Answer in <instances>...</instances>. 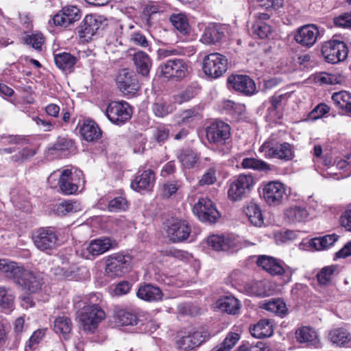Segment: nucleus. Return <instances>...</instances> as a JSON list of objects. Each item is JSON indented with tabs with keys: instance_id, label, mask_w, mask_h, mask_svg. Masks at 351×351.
<instances>
[{
	"instance_id": "39",
	"label": "nucleus",
	"mask_w": 351,
	"mask_h": 351,
	"mask_svg": "<svg viewBox=\"0 0 351 351\" xmlns=\"http://www.w3.org/2000/svg\"><path fill=\"white\" fill-rule=\"evenodd\" d=\"M337 266L335 265L322 268L316 274L317 280L320 285H331L332 277L337 272Z\"/></svg>"
},
{
	"instance_id": "58",
	"label": "nucleus",
	"mask_w": 351,
	"mask_h": 351,
	"mask_svg": "<svg viewBox=\"0 0 351 351\" xmlns=\"http://www.w3.org/2000/svg\"><path fill=\"white\" fill-rule=\"evenodd\" d=\"M235 351H271L269 346H267L263 341H257L256 343H246L240 346Z\"/></svg>"
},
{
	"instance_id": "57",
	"label": "nucleus",
	"mask_w": 351,
	"mask_h": 351,
	"mask_svg": "<svg viewBox=\"0 0 351 351\" xmlns=\"http://www.w3.org/2000/svg\"><path fill=\"white\" fill-rule=\"evenodd\" d=\"M246 291L251 295L257 297L265 296V291L263 289V283L261 282H252L247 283L245 286Z\"/></svg>"
},
{
	"instance_id": "7",
	"label": "nucleus",
	"mask_w": 351,
	"mask_h": 351,
	"mask_svg": "<svg viewBox=\"0 0 351 351\" xmlns=\"http://www.w3.org/2000/svg\"><path fill=\"white\" fill-rule=\"evenodd\" d=\"M105 317L103 309L98 304H93L82 308L79 319L84 330L93 332Z\"/></svg>"
},
{
	"instance_id": "37",
	"label": "nucleus",
	"mask_w": 351,
	"mask_h": 351,
	"mask_svg": "<svg viewBox=\"0 0 351 351\" xmlns=\"http://www.w3.org/2000/svg\"><path fill=\"white\" fill-rule=\"evenodd\" d=\"M241 167L243 169H252L253 170L269 172L272 170V167L266 162L254 158H245L243 159Z\"/></svg>"
},
{
	"instance_id": "45",
	"label": "nucleus",
	"mask_w": 351,
	"mask_h": 351,
	"mask_svg": "<svg viewBox=\"0 0 351 351\" xmlns=\"http://www.w3.org/2000/svg\"><path fill=\"white\" fill-rule=\"evenodd\" d=\"M308 215L307 210L302 206L291 207L285 213L286 217L293 223L305 221Z\"/></svg>"
},
{
	"instance_id": "35",
	"label": "nucleus",
	"mask_w": 351,
	"mask_h": 351,
	"mask_svg": "<svg viewBox=\"0 0 351 351\" xmlns=\"http://www.w3.org/2000/svg\"><path fill=\"white\" fill-rule=\"evenodd\" d=\"M261 307L280 317L286 315L288 311L285 302L280 298L265 301Z\"/></svg>"
},
{
	"instance_id": "14",
	"label": "nucleus",
	"mask_w": 351,
	"mask_h": 351,
	"mask_svg": "<svg viewBox=\"0 0 351 351\" xmlns=\"http://www.w3.org/2000/svg\"><path fill=\"white\" fill-rule=\"evenodd\" d=\"M262 195L269 206H278L287 197L285 186L277 181H271L263 185Z\"/></svg>"
},
{
	"instance_id": "53",
	"label": "nucleus",
	"mask_w": 351,
	"mask_h": 351,
	"mask_svg": "<svg viewBox=\"0 0 351 351\" xmlns=\"http://www.w3.org/2000/svg\"><path fill=\"white\" fill-rule=\"evenodd\" d=\"M51 272L59 278H69L73 277L74 270L66 263H62V265H58L51 269Z\"/></svg>"
},
{
	"instance_id": "55",
	"label": "nucleus",
	"mask_w": 351,
	"mask_h": 351,
	"mask_svg": "<svg viewBox=\"0 0 351 351\" xmlns=\"http://www.w3.org/2000/svg\"><path fill=\"white\" fill-rule=\"evenodd\" d=\"M199 159V156L193 151H186L180 154V160L185 168H192Z\"/></svg>"
},
{
	"instance_id": "22",
	"label": "nucleus",
	"mask_w": 351,
	"mask_h": 351,
	"mask_svg": "<svg viewBox=\"0 0 351 351\" xmlns=\"http://www.w3.org/2000/svg\"><path fill=\"white\" fill-rule=\"evenodd\" d=\"M225 27L216 23H210L204 29L200 41L206 45L216 44L225 36Z\"/></svg>"
},
{
	"instance_id": "47",
	"label": "nucleus",
	"mask_w": 351,
	"mask_h": 351,
	"mask_svg": "<svg viewBox=\"0 0 351 351\" xmlns=\"http://www.w3.org/2000/svg\"><path fill=\"white\" fill-rule=\"evenodd\" d=\"M177 121L178 124H188L193 121L201 119V114L199 112V108L194 107L180 113Z\"/></svg>"
},
{
	"instance_id": "29",
	"label": "nucleus",
	"mask_w": 351,
	"mask_h": 351,
	"mask_svg": "<svg viewBox=\"0 0 351 351\" xmlns=\"http://www.w3.org/2000/svg\"><path fill=\"white\" fill-rule=\"evenodd\" d=\"M114 319L119 326H134L136 325L138 321L136 313L119 308L115 309Z\"/></svg>"
},
{
	"instance_id": "10",
	"label": "nucleus",
	"mask_w": 351,
	"mask_h": 351,
	"mask_svg": "<svg viewBox=\"0 0 351 351\" xmlns=\"http://www.w3.org/2000/svg\"><path fill=\"white\" fill-rule=\"evenodd\" d=\"M322 53L327 62L336 64L346 59L348 49L342 41L329 40L323 44Z\"/></svg>"
},
{
	"instance_id": "24",
	"label": "nucleus",
	"mask_w": 351,
	"mask_h": 351,
	"mask_svg": "<svg viewBox=\"0 0 351 351\" xmlns=\"http://www.w3.org/2000/svg\"><path fill=\"white\" fill-rule=\"evenodd\" d=\"M132 62L136 72L143 75L147 76L152 66V60L149 56L141 50L133 54Z\"/></svg>"
},
{
	"instance_id": "20",
	"label": "nucleus",
	"mask_w": 351,
	"mask_h": 351,
	"mask_svg": "<svg viewBox=\"0 0 351 351\" xmlns=\"http://www.w3.org/2000/svg\"><path fill=\"white\" fill-rule=\"evenodd\" d=\"M81 18L80 10L74 5L62 8L53 17V23L58 26L66 27Z\"/></svg>"
},
{
	"instance_id": "54",
	"label": "nucleus",
	"mask_w": 351,
	"mask_h": 351,
	"mask_svg": "<svg viewBox=\"0 0 351 351\" xmlns=\"http://www.w3.org/2000/svg\"><path fill=\"white\" fill-rule=\"evenodd\" d=\"M25 320L22 317H18L14 324V341L12 347L16 348L21 339V334L24 331Z\"/></svg>"
},
{
	"instance_id": "28",
	"label": "nucleus",
	"mask_w": 351,
	"mask_h": 351,
	"mask_svg": "<svg viewBox=\"0 0 351 351\" xmlns=\"http://www.w3.org/2000/svg\"><path fill=\"white\" fill-rule=\"evenodd\" d=\"M54 62L60 70L66 73H71L77 62V58L70 53L60 52L54 54Z\"/></svg>"
},
{
	"instance_id": "59",
	"label": "nucleus",
	"mask_w": 351,
	"mask_h": 351,
	"mask_svg": "<svg viewBox=\"0 0 351 351\" xmlns=\"http://www.w3.org/2000/svg\"><path fill=\"white\" fill-rule=\"evenodd\" d=\"M216 180V169L215 167H210L203 174L198 183L199 186L210 185L214 184Z\"/></svg>"
},
{
	"instance_id": "18",
	"label": "nucleus",
	"mask_w": 351,
	"mask_h": 351,
	"mask_svg": "<svg viewBox=\"0 0 351 351\" xmlns=\"http://www.w3.org/2000/svg\"><path fill=\"white\" fill-rule=\"evenodd\" d=\"M117 246V242L108 237H102L92 240L84 251L86 258L91 259L102 254Z\"/></svg>"
},
{
	"instance_id": "15",
	"label": "nucleus",
	"mask_w": 351,
	"mask_h": 351,
	"mask_svg": "<svg viewBox=\"0 0 351 351\" xmlns=\"http://www.w3.org/2000/svg\"><path fill=\"white\" fill-rule=\"evenodd\" d=\"M321 36L318 27L314 24L304 25L299 27L294 35L295 42L303 47L311 48Z\"/></svg>"
},
{
	"instance_id": "23",
	"label": "nucleus",
	"mask_w": 351,
	"mask_h": 351,
	"mask_svg": "<svg viewBox=\"0 0 351 351\" xmlns=\"http://www.w3.org/2000/svg\"><path fill=\"white\" fill-rule=\"evenodd\" d=\"M191 229L189 223L184 220H178L172 223L168 228L167 233L173 242L186 240L190 235Z\"/></svg>"
},
{
	"instance_id": "17",
	"label": "nucleus",
	"mask_w": 351,
	"mask_h": 351,
	"mask_svg": "<svg viewBox=\"0 0 351 351\" xmlns=\"http://www.w3.org/2000/svg\"><path fill=\"white\" fill-rule=\"evenodd\" d=\"M228 82L234 90L247 96H251L257 92L255 82L248 75H232L228 77Z\"/></svg>"
},
{
	"instance_id": "26",
	"label": "nucleus",
	"mask_w": 351,
	"mask_h": 351,
	"mask_svg": "<svg viewBox=\"0 0 351 351\" xmlns=\"http://www.w3.org/2000/svg\"><path fill=\"white\" fill-rule=\"evenodd\" d=\"M256 264L271 275H280L285 272L282 265L272 256L261 255L257 258Z\"/></svg>"
},
{
	"instance_id": "63",
	"label": "nucleus",
	"mask_w": 351,
	"mask_h": 351,
	"mask_svg": "<svg viewBox=\"0 0 351 351\" xmlns=\"http://www.w3.org/2000/svg\"><path fill=\"white\" fill-rule=\"evenodd\" d=\"M334 23L337 27H351V12H346L339 15L334 19Z\"/></svg>"
},
{
	"instance_id": "33",
	"label": "nucleus",
	"mask_w": 351,
	"mask_h": 351,
	"mask_svg": "<svg viewBox=\"0 0 351 351\" xmlns=\"http://www.w3.org/2000/svg\"><path fill=\"white\" fill-rule=\"evenodd\" d=\"M331 342L339 346H346L351 342V334L343 328H337L331 330L328 334Z\"/></svg>"
},
{
	"instance_id": "19",
	"label": "nucleus",
	"mask_w": 351,
	"mask_h": 351,
	"mask_svg": "<svg viewBox=\"0 0 351 351\" xmlns=\"http://www.w3.org/2000/svg\"><path fill=\"white\" fill-rule=\"evenodd\" d=\"M101 25V16L96 14L86 15L77 28L78 36L85 40L92 38Z\"/></svg>"
},
{
	"instance_id": "2",
	"label": "nucleus",
	"mask_w": 351,
	"mask_h": 351,
	"mask_svg": "<svg viewBox=\"0 0 351 351\" xmlns=\"http://www.w3.org/2000/svg\"><path fill=\"white\" fill-rule=\"evenodd\" d=\"M255 180L251 173H241L234 177L230 184L228 196L232 202L241 201L250 194Z\"/></svg>"
},
{
	"instance_id": "9",
	"label": "nucleus",
	"mask_w": 351,
	"mask_h": 351,
	"mask_svg": "<svg viewBox=\"0 0 351 351\" xmlns=\"http://www.w3.org/2000/svg\"><path fill=\"white\" fill-rule=\"evenodd\" d=\"M32 240L37 249L48 253L56 247L58 235L52 227L40 228L34 230Z\"/></svg>"
},
{
	"instance_id": "56",
	"label": "nucleus",
	"mask_w": 351,
	"mask_h": 351,
	"mask_svg": "<svg viewBox=\"0 0 351 351\" xmlns=\"http://www.w3.org/2000/svg\"><path fill=\"white\" fill-rule=\"evenodd\" d=\"M128 208V201L122 197H117L108 203V210L110 212L124 211Z\"/></svg>"
},
{
	"instance_id": "30",
	"label": "nucleus",
	"mask_w": 351,
	"mask_h": 351,
	"mask_svg": "<svg viewBox=\"0 0 351 351\" xmlns=\"http://www.w3.org/2000/svg\"><path fill=\"white\" fill-rule=\"evenodd\" d=\"M241 306L239 300L232 295L225 296L217 302V306L220 310L230 315L238 314Z\"/></svg>"
},
{
	"instance_id": "38",
	"label": "nucleus",
	"mask_w": 351,
	"mask_h": 351,
	"mask_svg": "<svg viewBox=\"0 0 351 351\" xmlns=\"http://www.w3.org/2000/svg\"><path fill=\"white\" fill-rule=\"evenodd\" d=\"M173 27L181 34L186 35L189 33L190 25L187 16L184 13L172 14L169 18Z\"/></svg>"
},
{
	"instance_id": "51",
	"label": "nucleus",
	"mask_w": 351,
	"mask_h": 351,
	"mask_svg": "<svg viewBox=\"0 0 351 351\" xmlns=\"http://www.w3.org/2000/svg\"><path fill=\"white\" fill-rule=\"evenodd\" d=\"M74 147L73 141L66 137H58L54 144L49 148V151H67Z\"/></svg>"
},
{
	"instance_id": "62",
	"label": "nucleus",
	"mask_w": 351,
	"mask_h": 351,
	"mask_svg": "<svg viewBox=\"0 0 351 351\" xmlns=\"http://www.w3.org/2000/svg\"><path fill=\"white\" fill-rule=\"evenodd\" d=\"M290 97L289 93L285 94H275L270 97L269 101L271 104V107L274 110H276L280 108L282 104H285Z\"/></svg>"
},
{
	"instance_id": "3",
	"label": "nucleus",
	"mask_w": 351,
	"mask_h": 351,
	"mask_svg": "<svg viewBox=\"0 0 351 351\" xmlns=\"http://www.w3.org/2000/svg\"><path fill=\"white\" fill-rule=\"evenodd\" d=\"M49 184L52 188L59 187L60 191L65 195H71L75 193L78 189L80 180L74 178L70 169H64L61 172L53 171L47 178Z\"/></svg>"
},
{
	"instance_id": "5",
	"label": "nucleus",
	"mask_w": 351,
	"mask_h": 351,
	"mask_svg": "<svg viewBox=\"0 0 351 351\" xmlns=\"http://www.w3.org/2000/svg\"><path fill=\"white\" fill-rule=\"evenodd\" d=\"M12 280L22 289L32 293L39 291L43 283L40 274L26 269L21 265H19L16 270V274L13 275Z\"/></svg>"
},
{
	"instance_id": "41",
	"label": "nucleus",
	"mask_w": 351,
	"mask_h": 351,
	"mask_svg": "<svg viewBox=\"0 0 351 351\" xmlns=\"http://www.w3.org/2000/svg\"><path fill=\"white\" fill-rule=\"evenodd\" d=\"M14 298L11 289L0 286V308L2 310L11 311L14 308Z\"/></svg>"
},
{
	"instance_id": "27",
	"label": "nucleus",
	"mask_w": 351,
	"mask_h": 351,
	"mask_svg": "<svg viewBox=\"0 0 351 351\" xmlns=\"http://www.w3.org/2000/svg\"><path fill=\"white\" fill-rule=\"evenodd\" d=\"M136 295L138 298L147 302H157L162 298V291L151 284L140 286Z\"/></svg>"
},
{
	"instance_id": "12",
	"label": "nucleus",
	"mask_w": 351,
	"mask_h": 351,
	"mask_svg": "<svg viewBox=\"0 0 351 351\" xmlns=\"http://www.w3.org/2000/svg\"><path fill=\"white\" fill-rule=\"evenodd\" d=\"M161 75L167 78L181 80L189 73L188 62L182 58H171L160 65Z\"/></svg>"
},
{
	"instance_id": "25",
	"label": "nucleus",
	"mask_w": 351,
	"mask_h": 351,
	"mask_svg": "<svg viewBox=\"0 0 351 351\" xmlns=\"http://www.w3.org/2000/svg\"><path fill=\"white\" fill-rule=\"evenodd\" d=\"M154 182V172L151 169H147L136 176L134 181L131 183V186L136 191L150 190L153 187Z\"/></svg>"
},
{
	"instance_id": "40",
	"label": "nucleus",
	"mask_w": 351,
	"mask_h": 351,
	"mask_svg": "<svg viewBox=\"0 0 351 351\" xmlns=\"http://www.w3.org/2000/svg\"><path fill=\"white\" fill-rule=\"evenodd\" d=\"M338 238L335 234L316 237L311 240L310 245L316 250H322L332 245Z\"/></svg>"
},
{
	"instance_id": "32",
	"label": "nucleus",
	"mask_w": 351,
	"mask_h": 351,
	"mask_svg": "<svg viewBox=\"0 0 351 351\" xmlns=\"http://www.w3.org/2000/svg\"><path fill=\"white\" fill-rule=\"evenodd\" d=\"M72 326L73 324L71 319L64 315L56 317L53 321V330L56 333L62 335L65 339L69 338Z\"/></svg>"
},
{
	"instance_id": "42",
	"label": "nucleus",
	"mask_w": 351,
	"mask_h": 351,
	"mask_svg": "<svg viewBox=\"0 0 351 351\" xmlns=\"http://www.w3.org/2000/svg\"><path fill=\"white\" fill-rule=\"evenodd\" d=\"M80 210V204L76 202L66 201L54 206L53 212L55 215L62 217L76 213Z\"/></svg>"
},
{
	"instance_id": "44",
	"label": "nucleus",
	"mask_w": 351,
	"mask_h": 351,
	"mask_svg": "<svg viewBox=\"0 0 351 351\" xmlns=\"http://www.w3.org/2000/svg\"><path fill=\"white\" fill-rule=\"evenodd\" d=\"M207 243L216 251L228 250L231 245V240L223 235H212L208 237Z\"/></svg>"
},
{
	"instance_id": "46",
	"label": "nucleus",
	"mask_w": 351,
	"mask_h": 351,
	"mask_svg": "<svg viewBox=\"0 0 351 351\" xmlns=\"http://www.w3.org/2000/svg\"><path fill=\"white\" fill-rule=\"evenodd\" d=\"M221 108L227 113L235 117L242 115L245 111L244 104L235 103L232 100H223L221 103Z\"/></svg>"
},
{
	"instance_id": "48",
	"label": "nucleus",
	"mask_w": 351,
	"mask_h": 351,
	"mask_svg": "<svg viewBox=\"0 0 351 351\" xmlns=\"http://www.w3.org/2000/svg\"><path fill=\"white\" fill-rule=\"evenodd\" d=\"M295 337L300 343H313L317 339L316 332L309 327H302L295 332Z\"/></svg>"
},
{
	"instance_id": "34",
	"label": "nucleus",
	"mask_w": 351,
	"mask_h": 351,
	"mask_svg": "<svg viewBox=\"0 0 351 351\" xmlns=\"http://www.w3.org/2000/svg\"><path fill=\"white\" fill-rule=\"evenodd\" d=\"M243 211L252 225L255 226H261L263 223L262 212L259 206L256 203H249L244 208Z\"/></svg>"
},
{
	"instance_id": "1",
	"label": "nucleus",
	"mask_w": 351,
	"mask_h": 351,
	"mask_svg": "<svg viewBox=\"0 0 351 351\" xmlns=\"http://www.w3.org/2000/svg\"><path fill=\"white\" fill-rule=\"evenodd\" d=\"M258 151L268 158L288 161L293 158L291 145L287 142H280L277 135L274 134L259 147Z\"/></svg>"
},
{
	"instance_id": "4",
	"label": "nucleus",
	"mask_w": 351,
	"mask_h": 351,
	"mask_svg": "<svg viewBox=\"0 0 351 351\" xmlns=\"http://www.w3.org/2000/svg\"><path fill=\"white\" fill-rule=\"evenodd\" d=\"M132 264V257L129 254L114 253L106 259L105 273L110 278L121 277L128 273Z\"/></svg>"
},
{
	"instance_id": "60",
	"label": "nucleus",
	"mask_w": 351,
	"mask_h": 351,
	"mask_svg": "<svg viewBox=\"0 0 351 351\" xmlns=\"http://www.w3.org/2000/svg\"><path fill=\"white\" fill-rule=\"evenodd\" d=\"M130 40L133 44L143 48H146L149 46V42L146 36L140 32H132L130 36Z\"/></svg>"
},
{
	"instance_id": "50",
	"label": "nucleus",
	"mask_w": 351,
	"mask_h": 351,
	"mask_svg": "<svg viewBox=\"0 0 351 351\" xmlns=\"http://www.w3.org/2000/svg\"><path fill=\"white\" fill-rule=\"evenodd\" d=\"M19 264L6 259H0V272L12 280Z\"/></svg>"
},
{
	"instance_id": "13",
	"label": "nucleus",
	"mask_w": 351,
	"mask_h": 351,
	"mask_svg": "<svg viewBox=\"0 0 351 351\" xmlns=\"http://www.w3.org/2000/svg\"><path fill=\"white\" fill-rule=\"evenodd\" d=\"M193 213L199 220L210 223H215L220 217L214 203L207 197H201L193 208Z\"/></svg>"
},
{
	"instance_id": "6",
	"label": "nucleus",
	"mask_w": 351,
	"mask_h": 351,
	"mask_svg": "<svg viewBox=\"0 0 351 351\" xmlns=\"http://www.w3.org/2000/svg\"><path fill=\"white\" fill-rule=\"evenodd\" d=\"M228 64V59L224 56L219 53H212L204 57L203 71L208 77L217 79L227 71Z\"/></svg>"
},
{
	"instance_id": "16",
	"label": "nucleus",
	"mask_w": 351,
	"mask_h": 351,
	"mask_svg": "<svg viewBox=\"0 0 351 351\" xmlns=\"http://www.w3.org/2000/svg\"><path fill=\"white\" fill-rule=\"evenodd\" d=\"M230 135V125L221 121H215L206 128V138L210 143L223 145Z\"/></svg>"
},
{
	"instance_id": "52",
	"label": "nucleus",
	"mask_w": 351,
	"mask_h": 351,
	"mask_svg": "<svg viewBox=\"0 0 351 351\" xmlns=\"http://www.w3.org/2000/svg\"><path fill=\"white\" fill-rule=\"evenodd\" d=\"M252 32L260 38H267L271 33V27L263 21H256L252 26Z\"/></svg>"
},
{
	"instance_id": "43",
	"label": "nucleus",
	"mask_w": 351,
	"mask_h": 351,
	"mask_svg": "<svg viewBox=\"0 0 351 351\" xmlns=\"http://www.w3.org/2000/svg\"><path fill=\"white\" fill-rule=\"evenodd\" d=\"M176 110L174 102L168 101H158L152 106V111L155 116L163 118L172 113Z\"/></svg>"
},
{
	"instance_id": "11",
	"label": "nucleus",
	"mask_w": 351,
	"mask_h": 351,
	"mask_svg": "<svg viewBox=\"0 0 351 351\" xmlns=\"http://www.w3.org/2000/svg\"><path fill=\"white\" fill-rule=\"evenodd\" d=\"M105 113L112 123L122 125L130 119L132 110L126 101H112L107 106Z\"/></svg>"
},
{
	"instance_id": "61",
	"label": "nucleus",
	"mask_w": 351,
	"mask_h": 351,
	"mask_svg": "<svg viewBox=\"0 0 351 351\" xmlns=\"http://www.w3.org/2000/svg\"><path fill=\"white\" fill-rule=\"evenodd\" d=\"M25 42L27 45H29L35 49L38 50L41 49L44 38L42 34H32L27 36L25 38Z\"/></svg>"
},
{
	"instance_id": "21",
	"label": "nucleus",
	"mask_w": 351,
	"mask_h": 351,
	"mask_svg": "<svg viewBox=\"0 0 351 351\" xmlns=\"http://www.w3.org/2000/svg\"><path fill=\"white\" fill-rule=\"evenodd\" d=\"M208 337L207 331L196 330L180 338L177 344L180 349L190 350L199 346Z\"/></svg>"
},
{
	"instance_id": "36",
	"label": "nucleus",
	"mask_w": 351,
	"mask_h": 351,
	"mask_svg": "<svg viewBox=\"0 0 351 351\" xmlns=\"http://www.w3.org/2000/svg\"><path fill=\"white\" fill-rule=\"evenodd\" d=\"M83 138L86 141H93L98 139L101 134L98 125L93 121H88L84 123L80 129Z\"/></svg>"
},
{
	"instance_id": "31",
	"label": "nucleus",
	"mask_w": 351,
	"mask_h": 351,
	"mask_svg": "<svg viewBox=\"0 0 351 351\" xmlns=\"http://www.w3.org/2000/svg\"><path fill=\"white\" fill-rule=\"evenodd\" d=\"M273 325L269 319H261L250 328L251 335L258 339L271 337L273 334Z\"/></svg>"
},
{
	"instance_id": "64",
	"label": "nucleus",
	"mask_w": 351,
	"mask_h": 351,
	"mask_svg": "<svg viewBox=\"0 0 351 351\" xmlns=\"http://www.w3.org/2000/svg\"><path fill=\"white\" fill-rule=\"evenodd\" d=\"M340 223L348 231H351V204L341 217Z\"/></svg>"
},
{
	"instance_id": "8",
	"label": "nucleus",
	"mask_w": 351,
	"mask_h": 351,
	"mask_svg": "<svg viewBox=\"0 0 351 351\" xmlns=\"http://www.w3.org/2000/svg\"><path fill=\"white\" fill-rule=\"evenodd\" d=\"M118 89L124 95H134L141 88L135 72L129 69H120L115 79Z\"/></svg>"
},
{
	"instance_id": "49",
	"label": "nucleus",
	"mask_w": 351,
	"mask_h": 351,
	"mask_svg": "<svg viewBox=\"0 0 351 351\" xmlns=\"http://www.w3.org/2000/svg\"><path fill=\"white\" fill-rule=\"evenodd\" d=\"M199 88L196 86H189L183 91L173 96L174 102L181 104L194 98L198 93Z\"/></svg>"
}]
</instances>
